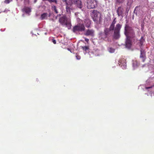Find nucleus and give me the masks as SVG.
<instances>
[{
  "mask_svg": "<svg viewBox=\"0 0 154 154\" xmlns=\"http://www.w3.org/2000/svg\"><path fill=\"white\" fill-rule=\"evenodd\" d=\"M124 33L126 37L125 47L128 49H130L131 45L130 39L135 37V32L132 27L126 24L124 27Z\"/></svg>",
  "mask_w": 154,
  "mask_h": 154,
  "instance_id": "obj_1",
  "label": "nucleus"
},
{
  "mask_svg": "<svg viewBox=\"0 0 154 154\" xmlns=\"http://www.w3.org/2000/svg\"><path fill=\"white\" fill-rule=\"evenodd\" d=\"M112 32L108 29V28H105L103 32L101 31L98 34V39L101 41L108 40V35L112 33Z\"/></svg>",
  "mask_w": 154,
  "mask_h": 154,
  "instance_id": "obj_2",
  "label": "nucleus"
},
{
  "mask_svg": "<svg viewBox=\"0 0 154 154\" xmlns=\"http://www.w3.org/2000/svg\"><path fill=\"white\" fill-rule=\"evenodd\" d=\"M97 1L96 0H88L87 8L88 9H94L97 6Z\"/></svg>",
  "mask_w": 154,
  "mask_h": 154,
  "instance_id": "obj_3",
  "label": "nucleus"
},
{
  "mask_svg": "<svg viewBox=\"0 0 154 154\" xmlns=\"http://www.w3.org/2000/svg\"><path fill=\"white\" fill-rule=\"evenodd\" d=\"M85 27L84 25L79 24L74 26L72 29L73 31L75 33L78 32H82L85 30Z\"/></svg>",
  "mask_w": 154,
  "mask_h": 154,
  "instance_id": "obj_4",
  "label": "nucleus"
},
{
  "mask_svg": "<svg viewBox=\"0 0 154 154\" xmlns=\"http://www.w3.org/2000/svg\"><path fill=\"white\" fill-rule=\"evenodd\" d=\"M73 3L76 5L77 7L81 9L82 11H83L82 9L83 5L82 2L80 0H73Z\"/></svg>",
  "mask_w": 154,
  "mask_h": 154,
  "instance_id": "obj_5",
  "label": "nucleus"
},
{
  "mask_svg": "<svg viewBox=\"0 0 154 154\" xmlns=\"http://www.w3.org/2000/svg\"><path fill=\"white\" fill-rule=\"evenodd\" d=\"M68 20L66 16L63 15L60 17L59 21L62 25L63 26Z\"/></svg>",
  "mask_w": 154,
  "mask_h": 154,
  "instance_id": "obj_6",
  "label": "nucleus"
},
{
  "mask_svg": "<svg viewBox=\"0 0 154 154\" xmlns=\"http://www.w3.org/2000/svg\"><path fill=\"white\" fill-rule=\"evenodd\" d=\"M124 11V9L123 7H118L117 11V12L118 16L123 17Z\"/></svg>",
  "mask_w": 154,
  "mask_h": 154,
  "instance_id": "obj_7",
  "label": "nucleus"
},
{
  "mask_svg": "<svg viewBox=\"0 0 154 154\" xmlns=\"http://www.w3.org/2000/svg\"><path fill=\"white\" fill-rule=\"evenodd\" d=\"M140 57L142 59L143 62H144L146 58V52L143 48H141V49H140Z\"/></svg>",
  "mask_w": 154,
  "mask_h": 154,
  "instance_id": "obj_8",
  "label": "nucleus"
},
{
  "mask_svg": "<svg viewBox=\"0 0 154 154\" xmlns=\"http://www.w3.org/2000/svg\"><path fill=\"white\" fill-rule=\"evenodd\" d=\"M119 65L123 69H125L126 67V63L125 60L124 59H122L119 62Z\"/></svg>",
  "mask_w": 154,
  "mask_h": 154,
  "instance_id": "obj_9",
  "label": "nucleus"
},
{
  "mask_svg": "<svg viewBox=\"0 0 154 154\" xmlns=\"http://www.w3.org/2000/svg\"><path fill=\"white\" fill-rule=\"evenodd\" d=\"M94 31L93 29H88L86 30V32L85 34L86 36H94Z\"/></svg>",
  "mask_w": 154,
  "mask_h": 154,
  "instance_id": "obj_10",
  "label": "nucleus"
},
{
  "mask_svg": "<svg viewBox=\"0 0 154 154\" xmlns=\"http://www.w3.org/2000/svg\"><path fill=\"white\" fill-rule=\"evenodd\" d=\"M116 18H114L109 28H108V29L111 32L113 31V29H114L115 25L116 22Z\"/></svg>",
  "mask_w": 154,
  "mask_h": 154,
  "instance_id": "obj_11",
  "label": "nucleus"
},
{
  "mask_svg": "<svg viewBox=\"0 0 154 154\" xmlns=\"http://www.w3.org/2000/svg\"><path fill=\"white\" fill-rule=\"evenodd\" d=\"M120 37V32L114 31L113 38L114 39H117Z\"/></svg>",
  "mask_w": 154,
  "mask_h": 154,
  "instance_id": "obj_12",
  "label": "nucleus"
},
{
  "mask_svg": "<svg viewBox=\"0 0 154 154\" xmlns=\"http://www.w3.org/2000/svg\"><path fill=\"white\" fill-rule=\"evenodd\" d=\"M122 25L119 23H117L115 27H114V31L120 32Z\"/></svg>",
  "mask_w": 154,
  "mask_h": 154,
  "instance_id": "obj_13",
  "label": "nucleus"
},
{
  "mask_svg": "<svg viewBox=\"0 0 154 154\" xmlns=\"http://www.w3.org/2000/svg\"><path fill=\"white\" fill-rule=\"evenodd\" d=\"M23 12H24L26 14H29L31 12V8L28 7H25L23 9Z\"/></svg>",
  "mask_w": 154,
  "mask_h": 154,
  "instance_id": "obj_14",
  "label": "nucleus"
},
{
  "mask_svg": "<svg viewBox=\"0 0 154 154\" xmlns=\"http://www.w3.org/2000/svg\"><path fill=\"white\" fill-rule=\"evenodd\" d=\"M133 0H127V10L128 11L129 10V8L131 6V5L133 3Z\"/></svg>",
  "mask_w": 154,
  "mask_h": 154,
  "instance_id": "obj_15",
  "label": "nucleus"
},
{
  "mask_svg": "<svg viewBox=\"0 0 154 154\" xmlns=\"http://www.w3.org/2000/svg\"><path fill=\"white\" fill-rule=\"evenodd\" d=\"M145 41V39L143 38V37L142 36L141 37V38L139 40V46L140 47V49H141V48H142V46L143 45V42Z\"/></svg>",
  "mask_w": 154,
  "mask_h": 154,
  "instance_id": "obj_16",
  "label": "nucleus"
},
{
  "mask_svg": "<svg viewBox=\"0 0 154 154\" xmlns=\"http://www.w3.org/2000/svg\"><path fill=\"white\" fill-rule=\"evenodd\" d=\"M84 23L85 26L88 28H89L91 24V21L88 19H85Z\"/></svg>",
  "mask_w": 154,
  "mask_h": 154,
  "instance_id": "obj_17",
  "label": "nucleus"
},
{
  "mask_svg": "<svg viewBox=\"0 0 154 154\" xmlns=\"http://www.w3.org/2000/svg\"><path fill=\"white\" fill-rule=\"evenodd\" d=\"M133 67L134 69L137 68L139 65V63L136 60H133Z\"/></svg>",
  "mask_w": 154,
  "mask_h": 154,
  "instance_id": "obj_18",
  "label": "nucleus"
},
{
  "mask_svg": "<svg viewBox=\"0 0 154 154\" xmlns=\"http://www.w3.org/2000/svg\"><path fill=\"white\" fill-rule=\"evenodd\" d=\"M63 26H65L66 27L68 28V29H70L71 27V22L68 20Z\"/></svg>",
  "mask_w": 154,
  "mask_h": 154,
  "instance_id": "obj_19",
  "label": "nucleus"
},
{
  "mask_svg": "<svg viewBox=\"0 0 154 154\" xmlns=\"http://www.w3.org/2000/svg\"><path fill=\"white\" fill-rule=\"evenodd\" d=\"M51 9L53 11H54L56 14H57L58 13L57 10V7L55 5H52Z\"/></svg>",
  "mask_w": 154,
  "mask_h": 154,
  "instance_id": "obj_20",
  "label": "nucleus"
},
{
  "mask_svg": "<svg viewBox=\"0 0 154 154\" xmlns=\"http://www.w3.org/2000/svg\"><path fill=\"white\" fill-rule=\"evenodd\" d=\"M107 50L110 53H112L114 52L115 49L112 47H108Z\"/></svg>",
  "mask_w": 154,
  "mask_h": 154,
  "instance_id": "obj_21",
  "label": "nucleus"
},
{
  "mask_svg": "<svg viewBox=\"0 0 154 154\" xmlns=\"http://www.w3.org/2000/svg\"><path fill=\"white\" fill-rule=\"evenodd\" d=\"M47 13H44L42 14L41 16V19L42 20H44L47 17Z\"/></svg>",
  "mask_w": 154,
  "mask_h": 154,
  "instance_id": "obj_22",
  "label": "nucleus"
},
{
  "mask_svg": "<svg viewBox=\"0 0 154 154\" xmlns=\"http://www.w3.org/2000/svg\"><path fill=\"white\" fill-rule=\"evenodd\" d=\"M72 3L70 0H69L68 1H67V2L66 4V6H69L70 7L72 6Z\"/></svg>",
  "mask_w": 154,
  "mask_h": 154,
  "instance_id": "obj_23",
  "label": "nucleus"
},
{
  "mask_svg": "<svg viewBox=\"0 0 154 154\" xmlns=\"http://www.w3.org/2000/svg\"><path fill=\"white\" fill-rule=\"evenodd\" d=\"M70 7L68 6H66V11L68 14L70 13L71 8Z\"/></svg>",
  "mask_w": 154,
  "mask_h": 154,
  "instance_id": "obj_24",
  "label": "nucleus"
},
{
  "mask_svg": "<svg viewBox=\"0 0 154 154\" xmlns=\"http://www.w3.org/2000/svg\"><path fill=\"white\" fill-rule=\"evenodd\" d=\"M93 13L94 14V17H97V15L99 14V13L96 10H93Z\"/></svg>",
  "mask_w": 154,
  "mask_h": 154,
  "instance_id": "obj_25",
  "label": "nucleus"
},
{
  "mask_svg": "<svg viewBox=\"0 0 154 154\" xmlns=\"http://www.w3.org/2000/svg\"><path fill=\"white\" fill-rule=\"evenodd\" d=\"M48 2L51 3L54 2L56 4H57V0H48Z\"/></svg>",
  "mask_w": 154,
  "mask_h": 154,
  "instance_id": "obj_26",
  "label": "nucleus"
},
{
  "mask_svg": "<svg viewBox=\"0 0 154 154\" xmlns=\"http://www.w3.org/2000/svg\"><path fill=\"white\" fill-rule=\"evenodd\" d=\"M83 49L85 51H87L88 49V48L87 46H85L84 47H82Z\"/></svg>",
  "mask_w": 154,
  "mask_h": 154,
  "instance_id": "obj_27",
  "label": "nucleus"
},
{
  "mask_svg": "<svg viewBox=\"0 0 154 154\" xmlns=\"http://www.w3.org/2000/svg\"><path fill=\"white\" fill-rule=\"evenodd\" d=\"M12 1V0H5V1L4 2L6 4H8L10 2Z\"/></svg>",
  "mask_w": 154,
  "mask_h": 154,
  "instance_id": "obj_28",
  "label": "nucleus"
},
{
  "mask_svg": "<svg viewBox=\"0 0 154 154\" xmlns=\"http://www.w3.org/2000/svg\"><path fill=\"white\" fill-rule=\"evenodd\" d=\"M125 0H116L117 2L119 3H122Z\"/></svg>",
  "mask_w": 154,
  "mask_h": 154,
  "instance_id": "obj_29",
  "label": "nucleus"
},
{
  "mask_svg": "<svg viewBox=\"0 0 154 154\" xmlns=\"http://www.w3.org/2000/svg\"><path fill=\"white\" fill-rule=\"evenodd\" d=\"M76 58L77 59L79 60L81 59V57L78 55H76Z\"/></svg>",
  "mask_w": 154,
  "mask_h": 154,
  "instance_id": "obj_30",
  "label": "nucleus"
},
{
  "mask_svg": "<svg viewBox=\"0 0 154 154\" xmlns=\"http://www.w3.org/2000/svg\"><path fill=\"white\" fill-rule=\"evenodd\" d=\"M52 42L54 44H56V41L55 39H52Z\"/></svg>",
  "mask_w": 154,
  "mask_h": 154,
  "instance_id": "obj_31",
  "label": "nucleus"
},
{
  "mask_svg": "<svg viewBox=\"0 0 154 154\" xmlns=\"http://www.w3.org/2000/svg\"><path fill=\"white\" fill-rule=\"evenodd\" d=\"M139 8V7H136L135 8V9H134V13H135V12H136V11H137L136 10H137V9H138Z\"/></svg>",
  "mask_w": 154,
  "mask_h": 154,
  "instance_id": "obj_32",
  "label": "nucleus"
},
{
  "mask_svg": "<svg viewBox=\"0 0 154 154\" xmlns=\"http://www.w3.org/2000/svg\"><path fill=\"white\" fill-rule=\"evenodd\" d=\"M152 87H153V86H151L149 87H146L145 88H146V89H149V88H152Z\"/></svg>",
  "mask_w": 154,
  "mask_h": 154,
  "instance_id": "obj_33",
  "label": "nucleus"
},
{
  "mask_svg": "<svg viewBox=\"0 0 154 154\" xmlns=\"http://www.w3.org/2000/svg\"><path fill=\"white\" fill-rule=\"evenodd\" d=\"M85 41L86 42H88L89 41V39L88 38H85Z\"/></svg>",
  "mask_w": 154,
  "mask_h": 154,
  "instance_id": "obj_34",
  "label": "nucleus"
},
{
  "mask_svg": "<svg viewBox=\"0 0 154 154\" xmlns=\"http://www.w3.org/2000/svg\"><path fill=\"white\" fill-rule=\"evenodd\" d=\"M25 2L27 3L28 4L29 3V0H24Z\"/></svg>",
  "mask_w": 154,
  "mask_h": 154,
  "instance_id": "obj_35",
  "label": "nucleus"
},
{
  "mask_svg": "<svg viewBox=\"0 0 154 154\" xmlns=\"http://www.w3.org/2000/svg\"><path fill=\"white\" fill-rule=\"evenodd\" d=\"M63 2H65V4H66V3L67 2V0H63Z\"/></svg>",
  "mask_w": 154,
  "mask_h": 154,
  "instance_id": "obj_36",
  "label": "nucleus"
},
{
  "mask_svg": "<svg viewBox=\"0 0 154 154\" xmlns=\"http://www.w3.org/2000/svg\"><path fill=\"white\" fill-rule=\"evenodd\" d=\"M61 14H57V16H58V17H60V16H61Z\"/></svg>",
  "mask_w": 154,
  "mask_h": 154,
  "instance_id": "obj_37",
  "label": "nucleus"
},
{
  "mask_svg": "<svg viewBox=\"0 0 154 154\" xmlns=\"http://www.w3.org/2000/svg\"><path fill=\"white\" fill-rule=\"evenodd\" d=\"M37 0H34V3H35L37 2Z\"/></svg>",
  "mask_w": 154,
  "mask_h": 154,
  "instance_id": "obj_38",
  "label": "nucleus"
},
{
  "mask_svg": "<svg viewBox=\"0 0 154 154\" xmlns=\"http://www.w3.org/2000/svg\"><path fill=\"white\" fill-rule=\"evenodd\" d=\"M51 15V13H50L49 14L48 17H50Z\"/></svg>",
  "mask_w": 154,
  "mask_h": 154,
  "instance_id": "obj_39",
  "label": "nucleus"
},
{
  "mask_svg": "<svg viewBox=\"0 0 154 154\" xmlns=\"http://www.w3.org/2000/svg\"><path fill=\"white\" fill-rule=\"evenodd\" d=\"M58 17V16H56V17H55V19H57Z\"/></svg>",
  "mask_w": 154,
  "mask_h": 154,
  "instance_id": "obj_40",
  "label": "nucleus"
},
{
  "mask_svg": "<svg viewBox=\"0 0 154 154\" xmlns=\"http://www.w3.org/2000/svg\"><path fill=\"white\" fill-rule=\"evenodd\" d=\"M42 0L43 1H48V0Z\"/></svg>",
  "mask_w": 154,
  "mask_h": 154,
  "instance_id": "obj_41",
  "label": "nucleus"
},
{
  "mask_svg": "<svg viewBox=\"0 0 154 154\" xmlns=\"http://www.w3.org/2000/svg\"><path fill=\"white\" fill-rule=\"evenodd\" d=\"M68 50L69 51H70V52H71V51H70V49H69L68 48Z\"/></svg>",
  "mask_w": 154,
  "mask_h": 154,
  "instance_id": "obj_42",
  "label": "nucleus"
},
{
  "mask_svg": "<svg viewBox=\"0 0 154 154\" xmlns=\"http://www.w3.org/2000/svg\"><path fill=\"white\" fill-rule=\"evenodd\" d=\"M144 66H145V65H143V67H144Z\"/></svg>",
  "mask_w": 154,
  "mask_h": 154,
  "instance_id": "obj_43",
  "label": "nucleus"
},
{
  "mask_svg": "<svg viewBox=\"0 0 154 154\" xmlns=\"http://www.w3.org/2000/svg\"><path fill=\"white\" fill-rule=\"evenodd\" d=\"M45 35H46V34H47V33H45Z\"/></svg>",
  "mask_w": 154,
  "mask_h": 154,
  "instance_id": "obj_44",
  "label": "nucleus"
},
{
  "mask_svg": "<svg viewBox=\"0 0 154 154\" xmlns=\"http://www.w3.org/2000/svg\"><path fill=\"white\" fill-rule=\"evenodd\" d=\"M154 87V85L153 86Z\"/></svg>",
  "mask_w": 154,
  "mask_h": 154,
  "instance_id": "obj_45",
  "label": "nucleus"
}]
</instances>
